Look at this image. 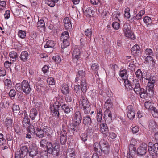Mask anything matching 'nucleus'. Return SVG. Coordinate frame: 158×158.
<instances>
[{"mask_svg":"<svg viewBox=\"0 0 158 158\" xmlns=\"http://www.w3.org/2000/svg\"><path fill=\"white\" fill-rule=\"evenodd\" d=\"M125 86L126 88L129 90L133 89L137 94L140 95L141 98H144L147 97L148 91L141 88L138 79L133 80L132 84L129 80H125Z\"/></svg>","mask_w":158,"mask_h":158,"instance_id":"obj_1","label":"nucleus"},{"mask_svg":"<svg viewBox=\"0 0 158 158\" xmlns=\"http://www.w3.org/2000/svg\"><path fill=\"white\" fill-rule=\"evenodd\" d=\"M35 127L37 131L36 137L39 138L44 137L45 133L48 137H51L52 134V131L49 127L39 121L36 123Z\"/></svg>","mask_w":158,"mask_h":158,"instance_id":"obj_2","label":"nucleus"},{"mask_svg":"<svg viewBox=\"0 0 158 158\" xmlns=\"http://www.w3.org/2000/svg\"><path fill=\"white\" fill-rule=\"evenodd\" d=\"M60 149V145L58 143H49L47 146L48 152L50 154H52L54 156L59 155Z\"/></svg>","mask_w":158,"mask_h":158,"instance_id":"obj_3","label":"nucleus"},{"mask_svg":"<svg viewBox=\"0 0 158 158\" xmlns=\"http://www.w3.org/2000/svg\"><path fill=\"white\" fill-rule=\"evenodd\" d=\"M150 74L148 73H146V76L144 78L146 80H148V83L146 87L147 90L149 92V93L151 94H153V88L154 86V83L155 81L153 77H150Z\"/></svg>","mask_w":158,"mask_h":158,"instance_id":"obj_4","label":"nucleus"},{"mask_svg":"<svg viewBox=\"0 0 158 158\" xmlns=\"http://www.w3.org/2000/svg\"><path fill=\"white\" fill-rule=\"evenodd\" d=\"M123 31L127 37L132 40L135 39V35L131 30L130 26L127 24H125L123 26Z\"/></svg>","mask_w":158,"mask_h":158,"instance_id":"obj_5","label":"nucleus"},{"mask_svg":"<svg viewBox=\"0 0 158 158\" xmlns=\"http://www.w3.org/2000/svg\"><path fill=\"white\" fill-rule=\"evenodd\" d=\"M19 151H17L16 153V156L18 158H23L27 155L28 151L27 146L21 144L20 146Z\"/></svg>","mask_w":158,"mask_h":158,"instance_id":"obj_6","label":"nucleus"},{"mask_svg":"<svg viewBox=\"0 0 158 158\" xmlns=\"http://www.w3.org/2000/svg\"><path fill=\"white\" fill-rule=\"evenodd\" d=\"M101 150L105 154H107L110 151V148L108 142L105 139H102L99 142Z\"/></svg>","mask_w":158,"mask_h":158,"instance_id":"obj_7","label":"nucleus"},{"mask_svg":"<svg viewBox=\"0 0 158 158\" xmlns=\"http://www.w3.org/2000/svg\"><path fill=\"white\" fill-rule=\"evenodd\" d=\"M69 33L65 31L63 32L60 37V40L63 42L61 44V48H64L69 45V43L68 40L69 37Z\"/></svg>","mask_w":158,"mask_h":158,"instance_id":"obj_8","label":"nucleus"},{"mask_svg":"<svg viewBox=\"0 0 158 158\" xmlns=\"http://www.w3.org/2000/svg\"><path fill=\"white\" fill-rule=\"evenodd\" d=\"M82 101L81 105L83 106V111L85 114H88L90 112V105L87 99L84 96H82Z\"/></svg>","mask_w":158,"mask_h":158,"instance_id":"obj_9","label":"nucleus"},{"mask_svg":"<svg viewBox=\"0 0 158 158\" xmlns=\"http://www.w3.org/2000/svg\"><path fill=\"white\" fill-rule=\"evenodd\" d=\"M148 149L149 153L152 156L155 154L158 156V143L152 144V143H149L148 145Z\"/></svg>","mask_w":158,"mask_h":158,"instance_id":"obj_10","label":"nucleus"},{"mask_svg":"<svg viewBox=\"0 0 158 158\" xmlns=\"http://www.w3.org/2000/svg\"><path fill=\"white\" fill-rule=\"evenodd\" d=\"M29 156L32 157L38 156L39 154L38 153V148L35 144H31L29 147Z\"/></svg>","mask_w":158,"mask_h":158,"instance_id":"obj_11","label":"nucleus"},{"mask_svg":"<svg viewBox=\"0 0 158 158\" xmlns=\"http://www.w3.org/2000/svg\"><path fill=\"white\" fill-rule=\"evenodd\" d=\"M22 90L26 95H28L30 92L31 88L27 81L23 80L22 81Z\"/></svg>","mask_w":158,"mask_h":158,"instance_id":"obj_12","label":"nucleus"},{"mask_svg":"<svg viewBox=\"0 0 158 158\" xmlns=\"http://www.w3.org/2000/svg\"><path fill=\"white\" fill-rule=\"evenodd\" d=\"M61 106L58 102H56L52 107L50 108L53 115L57 117L59 116V108Z\"/></svg>","mask_w":158,"mask_h":158,"instance_id":"obj_13","label":"nucleus"},{"mask_svg":"<svg viewBox=\"0 0 158 158\" xmlns=\"http://www.w3.org/2000/svg\"><path fill=\"white\" fill-rule=\"evenodd\" d=\"M126 113L127 117L129 119L132 120L134 118L135 112L132 105L127 106L126 109Z\"/></svg>","mask_w":158,"mask_h":158,"instance_id":"obj_14","label":"nucleus"},{"mask_svg":"<svg viewBox=\"0 0 158 158\" xmlns=\"http://www.w3.org/2000/svg\"><path fill=\"white\" fill-rule=\"evenodd\" d=\"M82 118L80 112L79 111H76L74 114L73 119L74 123L80 124L81 122Z\"/></svg>","mask_w":158,"mask_h":158,"instance_id":"obj_15","label":"nucleus"},{"mask_svg":"<svg viewBox=\"0 0 158 158\" xmlns=\"http://www.w3.org/2000/svg\"><path fill=\"white\" fill-rule=\"evenodd\" d=\"M129 152L127 155V158H133V156L135 155L136 148L135 146L130 144L129 147Z\"/></svg>","mask_w":158,"mask_h":158,"instance_id":"obj_16","label":"nucleus"},{"mask_svg":"<svg viewBox=\"0 0 158 158\" xmlns=\"http://www.w3.org/2000/svg\"><path fill=\"white\" fill-rule=\"evenodd\" d=\"M80 55L81 52L80 49L77 48L74 49L72 53V57L73 61L77 62V61L79 60Z\"/></svg>","mask_w":158,"mask_h":158,"instance_id":"obj_17","label":"nucleus"},{"mask_svg":"<svg viewBox=\"0 0 158 158\" xmlns=\"http://www.w3.org/2000/svg\"><path fill=\"white\" fill-rule=\"evenodd\" d=\"M100 131L105 136H107L108 135L107 133L108 132V128L107 124L103 123L100 125Z\"/></svg>","mask_w":158,"mask_h":158,"instance_id":"obj_18","label":"nucleus"},{"mask_svg":"<svg viewBox=\"0 0 158 158\" xmlns=\"http://www.w3.org/2000/svg\"><path fill=\"white\" fill-rule=\"evenodd\" d=\"M104 118L106 122V121L107 122H110L112 119V114L111 113V111L109 109H106L104 112Z\"/></svg>","mask_w":158,"mask_h":158,"instance_id":"obj_19","label":"nucleus"},{"mask_svg":"<svg viewBox=\"0 0 158 158\" xmlns=\"http://www.w3.org/2000/svg\"><path fill=\"white\" fill-rule=\"evenodd\" d=\"M64 25L67 30H71L72 28V24L70 20L69 17H66L63 20Z\"/></svg>","mask_w":158,"mask_h":158,"instance_id":"obj_20","label":"nucleus"},{"mask_svg":"<svg viewBox=\"0 0 158 158\" xmlns=\"http://www.w3.org/2000/svg\"><path fill=\"white\" fill-rule=\"evenodd\" d=\"M147 151V146L138 147L137 150V155L138 156H141L144 155Z\"/></svg>","mask_w":158,"mask_h":158,"instance_id":"obj_21","label":"nucleus"},{"mask_svg":"<svg viewBox=\"0 0 158 158\" xmlns=\"http://www.w3.org/2000/svg\"><path fill=\"white\" fill-rule=\"evenodd\" d=\"M119 75L122 78V81L124 83L125 85V80H128L127 78H128L127 72V70L124 69L121 71L119 73Z\"/></svg>","mask_w":158,"mask_h":158,"instance_id":"obj_22","label":"nucleus"},{"mask_svg":"<svg viewBox=\"0 0 158 158\" xmlns=\"http://www.w3.org/2000/svg\"><path fill=\"white\" fill-rule=\"evenodd\" d=\"M81 91L83 93L86 91L88 88V85L86 83V80L81 81Z\"/></svg>","mask_w":158,"mask_h":158,"instance_id":"obj_23","label":"nucleus"},{"mask_svg":"<svg viewBox=\"0 0 158 158\" xmlns=\"http://www.w3.org/2000/svg\"><path fill=\"white\" fill-rule=\"evenodd\" d=\"M83 122L85 125L89 126L92 123L91 118L90 116L86 115L83 117Z\"/></svg>","mask_w":158,"mask_h":158,"instance_id":"obj_24","label":"nucleus"},{"mask_svg":"<svg viewBox=\"0 0 158 158\" xmlns=\"http://www.w3.org/2000/svg\"><path fill=\"white\" fill-rule=\"evenodd\" d=\"M13 119L9 118H7L4 122V125L7 127V129L12 127L13 125Z\"/></svg>","mask_w":158,"mask_h":158,"instance_id":"obj_25","label":"nucleus"},{"mask_svg":"<svg viewBox=\"0 0 158 158\" xmlns=\"http://www.w3.org/2000/svg\"><path fill=\"white\" fill-rule=\"evenodd\" d=\"M63 123L60 130L66 129H68L67 122L69 120L68 117L66 115L63 116Z\"/></svg>","mask_w":158,"mask_h":158,"instance_id":"obj_26","label":"nucleus"},{"mask_svg":"<svg viewBox=\"0 0 158 158\" xmlns=\"http://www.w3.org/2000/svg\"><path fill=\"white\" fill-rule=\"evenodd\" d=\"M29 57V54L26 51L22 52L20 56V58L22 61L26 62L27 61Z\"/></svg>","mask_w":158,"mask_h":158,"instance_id":"obj_27","label":"nucleus"},{"mask_svg":"<svg viewBox=\"0 0 158 158\" xmlns=\"http://www.w3.org/2000/svg\"><path fill=\"white\" fill-rule=\"evenodd\" d=\"M79 124L74 123L73 125V128L69 130V132L70 133V136H72L74 134V132L77 131L79 130Z\"/></svg>","mask_w":158,"mask_h":158,"instance_id":"obj_28","label":"nucleus"},{"mask_svg":"<svg viewBox=\"0 0 158 158\" xmlns=\"http://www.w3.org/2000/svg\"><path fill=\"white\" fill-rule=\"evenodd\" d=\"M93 8L91 7H89L84 11V14L87 17H90L93 15Z\"/></svg>","mask_w":158,"mask_h":158,"instance_id":"obj_29","label":"nucleus"},{"mask_svg":"<svg viewBox=\"0 0 158 158\" xmlns=\"http://www.w3.org/2000/svg\"><path fill=\"white\" fill-rule=\"evenodd\" d=\"M5 89L6 90H8L12 87V82L10 80L6 79L4 81Z\"/></svg>","mask_w":158,"mask_h":158,"instance_id":"obj_30","label":"nucleus"},{"mask_svg":"<svg viewBox=\"0 0 158 158\" xmlns=\"http://www.w3.org/2000/svg\"><path fill=\"white\" fill-rule=\"evenodd\" d=\"M37 111L35 108L31 109L30 112L29 116L30 118L32 120H34L35 117L37 115Z\"/></svg>","mask_w":158,"mask_h":158,"instance_id":"obj_31","label":"nucleus"},{"mask_svg":"<svg viewBox=\"0 0 158 158\" xmlns=\"http://www.w3.org/2000/svg\"><path fill=\"white\" fill-rule=\"evenodd\" d=\"M37 26L38 29L39 30L41 29V30H44L45 27L44 20L43 19H40L38 20Z\"/></svg>","mask_w":158,"mask_h":158,"instance_id":"obj_32","label":"nucleus"},{"mask_svg":"<svg viewBox=\"0 0 158 158\" xmlns=\"http://www.w3.org/2000/svg\"><path fill=\"white\" fill-rule=\"evenodd\" d=\"M61 90L62 93L65 95H67L69 91V88L67 85H63Z\"/></svg>","mask_w":158,"mask_h":158,"instance_id":"obj_33","label":"nucleus"},{"mask_svg":"<svg viewBox=\"0 0 158 158\" xmlns=\"http://www.w3.org/2000/svg\"><path fill=\"white\" fill-rule=\"evenodd\" d=\"M113 106V102L110 98L108 99L106 101L104 106L106 109H109L112 108Z\"/></svg>","mask_w":158,"mask_h":158,"instance_id":"obj_34","label":"nucleus"},{"mask_svg":"<svg viewBox=\"0 0 158 158\" xmlns=\"http://www.w3.org/2000/svg\"><path fill=\"white\" fill-rule=\"evenodd\" d=\"M68 158H75V154L74 149H69L67 152Z\"/></svg>","mask_w":158,"mask_h":158,"instance_id":"obj_35","label":"nucleus"},{"mask_svg":"<svg viewBox=\"0 0 158 158\" xmlns=\"http://www.w3.org/2000/svg\"><path fill=\"white\" fill-rule=\"evenodd\" d=\"M79 77V80L81 81L82 80H85V73L83 70H80L78 72L77 75Z\"/></svg>","mask_w":158,"mask_h":158,"instance_id":"obj_36","label":"nucleus"},{"mask_svg":"<svg viewBox=\"0 0 158 158\" xmlns=\"http://www.w3.org/2000/svg\"><path fill=\"white\" fill-rule=\"evenodd\" d=\"M91 69L93 71L96 73V74L98 76V70L99 69V66L98 64L96 63L92 64L91 66Z\"/></svg>","mask_w":158,"mask_h":158,"instance_id":"obj_37","label":"nucleus"},{"mask_svg":"<svg viewBox=\"0 0 158 158\" xmlns=\"http://www.w3.org/2000/svg\"><path fill=\"white\" fill-rule=\"evenodd\" d=\"M102 110L100 108L97 110V120L98 122H101L102 118Z\"/></svg>","mask_w":158,"mask_h":158,"instance_id":"obj_38","label":"nucleus"},{"mask_svg":"<svg viewBox=\"0 0 158 158\" xmlns=\"http://www.w3.org/2000/svg\"><path fill=\"white\" fill-rule=\"evenodd\" d=\"M140 47L137 45H135L131 49V52L134 54L139 53L140 52Z\"/></svg>","mask_w":158,"mask_h":158,"instance_id":"obj_39","label":"nucleus"},{"mask_svg":"<svg viewBox=\"0 0 158 158\" xmlns=\"http://www.w3.org/2000/svg\"><path fill=\"white\" fill-rule=\"evenodd\" d=\"M61 108L63 110L66 114L69 113L71 111L70 107L67 104H63L61 106Z\"/></svg>","mask_w":158,"mask_h":158,"instance_id":"obj_40","label":"nucleus"},{"mask_svg":"<svg viewBox=\"0 0 158 158\" xmlns=\"http://www.w3.org/2000/svg\"><path fill=\"white\" fill-rule=\"evenodd\" d=\"M55 42L52 40H49L47 42L46 44L44 45L45 48H53L55 45Z\"/></svg>","mask_w":158,"mask_h":158,"instance_id":"obj_41","label":"nucleus"},{"mask_svg":"<svg viewBox=\"0 0 158 158\" xmlns=\"http://www.w3.org/2000/svg\"><path fill=\"white\" fill-rule=\"evenodd\" d=\"M143 21L146 24L147 26L148 25H151L152 24V20L151 18L148 16L145 17L143 18Z\"/></svg>","mask_w":158,"mask_h":158,"instance_id":"obj_42","label":"nucleus"},{"mask_svg":"<svg viewBox=\"0 0 158 158\" xmlns=\"http://www.w3.org/2000/svg\"><path fill=\"white\" fill-rule=\"evenodd\" d=\"M144 106L146 109L150 111L154 106L153 104L149 101H146L144 104Z\"/></svg>","mask_w":158,"mask_h":158,"instance_id":"obj_43","label":"nucleus"},{"mask_svg":"<svg viewBox=\"0 0 158 158\" xmlns=\"http://www.w3.org/2000/svg\"><path fill=\"white\" fill-rule=\"evenodd\" d=\"M135 75H136V77L139 79L140 80H142L143 77V73L141 70L139 69L138 70L135 72Z\"/></svg>","mask_w":158,"mask_h":158,"instance_id":"obj_44","label":"nucleus"},{"mask_svg":"<svg viewBox=\"0 0 158 158\" xmlns=\"http://www.w3.org/2000/svg\"><path fill=\"white\" fill-rule=\"evenodd\" d=\"M152 114L153 116L155 118L158 117V110L155 107L153 106L152 109L150 111Z\"/></svg>","mask_w":158,"mask_h":158,"instance_id":"obj_45","label":"nucleus"},{"mask_svg":"<svg viewBox=\"0 0 158 158\" xmlns=\"http://www.w3.org/2000/svg\"><path fill=\"white\" fill-rule=\"evenodd\" d=\"M144 57H146V56H152L153 55V53L152 50L149 48H147L144 51Z\"/></svg>","mask_w":158,"mask_h":158,"instance_id":"obj_46","label":"nucleus"},{"mask_svg":"<svg viewBox=\"0 0 158 158\" xmlns=\"http://www.w3.org/2000/svg\"><path fill=\"white\" fill-rule=\"evenodd\" d=\"M49 143H51V142H48L46 139H43L40 142V146L43 148H45L46 147L47 148V146Z\"/></svg>","mask_w":158,"mask_h":158,"instance_id":"obj_47","label":"nucleus"},{"mask_svg":"<svg viewBox=\"0 0 158 158\" xmlns=\"http://www.w3.org/2000/svg\"><path fill=\"white\" fill-rule=\"evenodd\" d=\"M30 123V119L29 118L27 114H25L24 116L23 119V124L24 126L26 125L29 124Z\"/></svg>","mask_w":158,"mask_h":158,"instance_id":"obj_48","label":"nucleus"},{"mask_svg":"<svg viewBox=\"0 0 158 158\" xmlns=\"http://www.w3.org/2000/svg\"><path fill=\"white\" fill-rule=\"evenodd\" d=\"M9 55L10 58L12 59V60L14 61V60H15L16 59L18 58V56L16 52L13 51L10 52L9 53Z\"/></svg>","mask_w":158,"mask_h":158,"instance_id":"obj_49","label":"nucleus"},{"mask_svg":"<svg viewBox=\"0 0 158 158\" xmlns=\"http://www.w3.org/2000/svg\"><path fill=\"white\" fill-rule=\"evenodd\" d=\"M92 29L88 28L85 31V36L89 38H91L92 34Z\"/></svg>","mask_w":158,"mask_h":158,"instance_id":"obj_50","label":"nucleus"},{"mask_svg":"<svg viewBox=\"0 0 158 158\" xmlns=\"http://www.w3.org/2000/svg\"><path fill=\"white\" fill-rule=\"evenodd\" d=\"M67 135H60V143L62 145H64L67 141Z\"/></svg>","mask_w":158,"mask_h":158,"instance_id":"obj_51","label":"nucleus"},{"mask_svg":"<svg viewBox=\"0 0 158 158\" xmlns=\"http://www.w3.org/2000/svg\"><path fill=\"white\" fill-rule=\"evenodd\" d=\"M18 35L19 37L23 39L26 36V32L22 30H19L18 33Z\"/></svg>","mask_w":158,"mask_h":158,"instance_id":"obj_52","label":"nucleus"},{"mask_svg":"<svg viewBox=\"0 0 158 158\" xmlns=\"http://www.w3.org/2000/svg\"><path fill=\"white\" fill-rule=\"evenodd\" d=\"M39 56L41 58L43 59V60L44 61H46L49 59L48 56L46 53H41L40 54Z\"/></svg>","mask_w":158,"mask_h":158,"instance_id":"obj_53","label":"nucleus"},{"mask_svg":"<svg viewBox=\"0 0 158 158\" xmlns=\"http://www.w3.org/2000/svg\"><path fill=\"white\" fill-rule=\"evenodd\" d=\"M12 109L14 112L18 113L19 112L20 108L19 105L13 104Z\"/></svg>","mask_w":158,"mask_h":158,"instance_id":"obj_54","label":"nucleus"},{"mask_svg":"<svg viewBox=\"0 0 158 158\" xmlns=\"http://www.w3.org/2000/svg\"><path fill=\"white\" fill-rule=\"evenodd\" d=\"M53 0H47L46 1V3L47 4L48 6L51 7H53L55 6V3Z\"/></svg>","mask_w":158,"mask_h":158,"instance_id":"obj_55","label":"nucleus"},{"mask_svg":"<svg viewBox=\"0 0 158 158\" xmlns=\"http://www.w3.org/2000/svg\"><path fill=\"white\" fill-rule=\"evenodd\" d=\"M145 61L147 63H150V64L152 63V64L153 62V58L151 56H147L145 58Z\"/></svg>","mask_w":158,"mask_h":158,"instance_id":"obj_56","label":"nucleus"},{"mask_svg":"<svg viewBox=\"0 0 158 158\" xmlns=\"http://www.w3.org/2000/svg\"><path fill=\"white\" fill-rule=\"evenodd\" d=\"M52 59L53 60L57 63H60L61 61V59L60 56L58 55L53 56L52 57Z\"/></svg>","mask_w":158,"mask_h":158,"instance_id":"obj_57","label":"nucleus"},{"mask_svg":"<svg viewBox=\"0 0 158 158\" xmlns=\"http://www.w3.org/2000/svg\"><path fill=\"white\" fill-rule=\"evenodd\" d=\"M47 81L48 84L50 85L55 84V82L54 79L52 77H50L47 79Z\"/></svg>","mask_w":158,"mask_h":158,"instance_id":"obj_58","label":"nucleus"},{"mask_svg":"<svg viewBox=\"0 0 158 158\" xmlns=\"http://www.w3.org/2000/svg\"><path fill=\"white\" fill-rule=\"evenodd\" d=\"M94 149L95 151V152H96L97 154H98V150H99V148H100V146L99 145V143H98V142H95L94 143Z\"/></svg>","mask_w":158,"mask_h":158,"instance_id":"obj_59","label":"nucleus"},{"mask_svg":"<svg viewBox=\"0 0 158 158\" xmlns=\"http://www.w3.org/2000/svg\"><path fill=\"white\" fill-rule=\"evenodd\" d=\"M112 27L115 29L118 30L120 27V24L119 23L114 22L112 24Z\"/></svg>","mask_w":158,"mask_h":158,"instance_id":"obj_60","label":"nucleus"},{"mask_svg":"<svg viewBox=\"0 0 158 158\" xmlns=\"http://www.w3.org/2000/svg\"><path fill=\"white\" fill-rule=\"evenodd\" d=\"M4 66L6 68H10V69L11 66L13 67V63L11 62H10L9 61H6L4 63Z\"/></svg>","mask_w":158,"mask_h":158,"instance_id":"obj_61","label":"nucleus"},{"mask_svg":"<svg viewBox=\"0 0 158 158\" xmlns=\"http://www.w3.org/2000/svg\"><path fill=\"white\" fill-rule=\"evenodd\" d=\"M88 135L87 134L83 133L80 136L81 139L83 141H85L87 140Z\"/></svg>","mask_w":158,"mask_h":158,"instance_id":"obj_62","label":"nucleus"},{"mask_svg":"<svg viewBox=\"0 0 158 158\" xmlns=\"http://www.w3.org/2000/svg\"><path fill=\"white\" fill-rule=\"evenodd\" d=\"M8 95L10 98L14 97L16 95V92L15 90L12 89L9 92Z\"/></svg>","mask_w":158,"mask_h":158,"instance_id":"obj_63","label":"nucleus"},{"mask_svg":"<svg viewBox=\"0 0 158 158\" xmlns=\"http://www.w3.org/2000/svg\"><path fill=\"white\" fill-rule=\"evenodd\" d=\"M40 158H48V153L46 151L42 152L40 154Z\"/></svg>","mask_w":158,"mask_h":158,"instance_id":"obj_64","label":"nucleus"}]
</instances>
